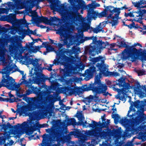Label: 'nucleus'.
<instances>
[{"label":"nucleus","instance_id":"aec40b11","mask_svg":"<svg viewBox=\"0 0 146 146\" xmlns=\"http://www.w3.org/2000/svg\"><path fill=\"white\" fill-rule=\"evenodd\" d=\"M0 38V61H1L4 58L5 54V49L3 46L4 45V42L5 40L3 36H1Z\"/></svg>","mask_w":146,"mask_h":146},{"label":"nucleus","instance_id":"a19ab883","mask_svg":"<svg viewBox=\"0 0 146 146\" xmlns=\"http://www.w3.org/2000/svg\"><path fill=\"white\" fill-rule=\"evenodd\" d=\"M9 29V28H7L0 25V35H3L7 33Z\"/></svg>","mask_w":146,"mask_h":146},{"label":"nucleus","instance_id":"680f3d73","mask_svg":"<svg viewBox=\"0 0 146 146\" xmlns=\"http://www.w3.org/2000/svg\"><path fill=\"white\" fill-rule=\"evenodd\" d=\"M90 26L88 24H86L84 26H83V28L84 31H88L90 29Z\"/></svg>","mask_w":146,"mask_h":146},{"label":"nucleus","instance_id":"8fccbe9b","mask_svg":"<svg viewBox=\"0 0 146 146\" xmlns=\"http://www.w3.org/2000/svg\"><path fill=\"white\" fill-rule=\"evenodd\" d=\"M50 20V25L51 24L52 22L59 21L60 19L58 18L57 17H50L49 19Z\"/></svg>","mask_w":146,"mask_h":146},{"label":"nucleus","instance_id":"f3484780","mask_svg":"<svg viewBox=\"0 0 146 146\" xmlns=\"http://www.w3.org/2000/svg\"><path fill=\"white\" fill-rule=\"evenodd\" d=\"M117 7L115 8L113 6L111 5L106 7L105 9V11L106 13H107L108 11H109L110 13V14L108 16V18H111L113 19H114L115 18H117L118 17L115 16V14H114V16L112 15L114 13H117Z\"/></svg>","mask_w":146,"mask_h":146},{"label":"nucleus","instance_id":"5701e85b","mask_svg":"<svg viewBox=\"0 0 146 146\" xmlns=\"http://www.w3.org/2000/svg\"><path fill=\"white\" fill-rule=\"evenodd\" d=\"M70 135H74L75 137L80 138H84L85 135L83 134L80 129H76L74 131L70 132Z\"/></svg>","mask_w":146,"mask_h":146},{"label":"nucleus","instance_id":"473e14b6","mask_svg":"<svg viewBox=\"0 0 146 146\" xmlns=\"http://www.w3.org/2000/svg\"><path fill=\"white\" fill-rule=\"evenodd\" d=\"M88 125H87L86 127H92L96 128L98 127V122L94 121L92 120L91 123H88Z\"/></svg>","mask_w":146,"mask_h":146},{"label":"nucleus","instance_id":"e433bc0d","mask_svg":"<svg viewBox=\"0 0 146 146\" xmlns=\"http://www.w3.org/2000/svg\"><path fill=\"white\" fill-rule=\"evenodd\" d=\"M112 118L114 119V122L115 124L117 123L120 119V116L117 113L112 114L111 115Z\"/></svg>","mask_w":146,"mask_h":146},{"label":"nucleus","instance_id":"c9c22d12","mask_svg":"<svg viewBox=\"0 0 146 146\" xmlns=\"http://www.w3.org/2000/svg\"><path fill=\"white\" fill-rule=\"evenodd\" d=\"M139 56L141 59L146 61V50H141L140 51Z\"/></svg>","mask_w":146,"mask_h":146},{"label":"nucleus","instance_id":"1a4fd4ad","mask_svg":"<svg viewBox=\"0 0 146 146\" xmlns=\"http://www.w3.org/2000/svg\"><path fill=\"white\" fill-rule=\"evenodd\" d=\"M45 130L47 133H49L50 135L49 140L50 141H58L60 138L64 136L65 134L66 133V131L64 130H55L49 128Z\"/></svg>","mask_w":146,"mask_h":146},{"label":"nucleus","instance_id":"423d86ee","mask_svg":"<svg viewBox=\"0 0 146 146\" xmlns=\"http://www.w3.org/2000/svg\"><path fill=\"white\" fill-rule=\"evenodd\" d=\"M13 69L11 64L9 62H4V67L1 72L2 74V79L0 82V88L2 87H6L8 89L7 80H9V75Z\"/></svg>","mask_w":146,"mask_h":146},{"label":"nucleus","instance_id":"f8f14e48","mask_svg":"<svg viewBox=\"0 0 146 146\" xmlns=\"http://www.w3.org/2000/svg\"><path fill=\"white\" fill-rule=\"evenodd\" d=\"M36 76L35 82L38 85L44 82L47 80H50L52 78H54V77L55 76L54 74L52 72L50 74L49 78L46 77L45 75L40 72L37 73Z\"/></svg>","mask_w":146,"mask_h":146},{"label":"nucleus","instance_id":"603ef678","mask_svg":"<svg viewBox=\"0 0 146 146\" xmlns=\"http://www.w3.org/2000/svg\"><path fill=\"white\" fill-rule=\"evenodd\" d=\"M80 51V48L78 47L74 46L72 48V53L74 54H77Z\"/></svg>","mask_w":146,"mask_h":146},{"label":"nucleus","instance_id":"4be33fe9","mask_svg":"<svg viewBox=\"0 0 146 146\" xmlns=\"http://www.w3.org/2000/svg\"><path fill=\"white\" fill-rule=\"evenodd\" d=\"M48 125L46 123H44L42 124L37 123L36 124H34L33 126L31 127L29 130V132H30V134H32L34 131H35L38 129V128H43L47 127Z\"/></svg>","mask_w":146,"mask_h":146},{"label":"nucleus","instance_id":"6e6552de","mask_svg":"<svg viewBox=\"0 0 146 146\" xmlns=\"http://www.w3.org/2000/svg\"><path fill=\"white\" fill-rule=\"evenodd\" d=\"M39 1L40 0H17L16 3L23 8L26 6L29 11L33 14L32 9L36 6H37Z\"/></svg>","mask_w":146,"mask_h":146},{"label":"nucleus","instance_id":"b1692460","mask_svg":"<svg viewBox=\"0 0 146 146\" xmlns=\"http://www.w3.org/2000/svg\"><path fill=\"white\" fill-rule=\"evenodd\" d=\"M99 135L102 139L111 136L110 129H104L103 131L100 132Z\"/></svg>","mask_w":146,"mask_h":146},{"label":"nucleus","instance_id":"bf43d9fd","mask_svg":"<svg viewBox=\"0 0 146 146\" xmlns=\"http://www.w3.org/2000/svg\"><path fill=\"white\" fill-rule=\"evenodd\" d=\"M82 101L86 105L88 104L91 102V101L89 99V98H88V97L84 98V99Z\"/></svg>","mask_w":146,"mask_h":146},{"label":"nucleus","instance_id":"9b49d317","mask_svg":"<svg viewBox=\"0 0 146 146\" xmlns=\"http://www.w3.org/2000/svg\"><path fill=\"white\" fill-rule=\"evenodd\" d=\"M91 61L92 62V64L94 65L96 62H98L96 64V67L98 68L97 70H99L100 72H104L106 69V65L104 64L105 61L103 59V57L101 56L92 58Z\"/></svg>","mask_w":146,"mask_h":146},{"label":"nucleus","instance_id":"6ab92c4d","mask_svg":"<svg viewBox=\"0 0 146 146\" xmlns=\"http://www.w3.org/2000/svg\"><path fill=\"white\" fill-rule=\"evenodd\" d=\"M23 48L22 44L21 43L17 42L16 44L11 45L9 47V50L11 52H20Z\"/></svg>","mask_w":146,"mask_h":146},{"label":"nucleus","instance_id":"58836bf2","mask_svg":"<svg viewBox=\"0 0 146 146\" xmlns=\"http://www.w3.org/2000/svg\"><path fill=\"white\" fill-rule=\"evenodd\" d=\"M21 32L23 34H25V35H29L30 36H31V35L30 34H35L33 31L32 30H30L29 29L28 31H27L26 29L22 30L21 31Z\"/></svg>","mask_w":146,"mask_h":146},{"label":"nucleus","instance_id":"f257e3e1","mask_svg":"<svg viewBox=\"0 0 146 146\" xmlns=\"http://www.w3.org/2000/svg\"><path fill=\"white\" fill-rule=\"evenodd\" d=\"M74 62L72 58L65 55L60 50L56 53V59L53 61V64L56 65L60 63L63 65L64 68L60 70V72L62 76L66 77L71 76L74 68Z\"/></svg>","mask_w":146,"mask_h":146},{"label":"nucleus","instance_id":"338daca9","mask_svg":"<svg viewBox=\"0 0 146 146\" xmlns=\"http://www.w3.org/2000/svg\"><path fill=\"white\" fill-rule=\"evenodd\" d=\"M70 87L68 86H66L64 87H63L62 88V91L63 92H68V91H70Z\"/></svg>","mask_w":146,"mask_h":146},{"label":"nucleus","instance_id":"4c0bfd02","mask_svg":"<svg viewBox=\"0 0 146 146\" xmlns=\"http://www.w3.org/2000/svg\"><path fill=\"white\" fill-rule=\"evenodd\" d=\"M6 139L7 137H5L2 136L0 137V145H2L4 144V146H7L9 143H5Z\"/></svg>","mask_w":146,"mask_h":146},{"label":"nucleus","instance_id":"cd10ccee","mask_svg":"<svg viewBox=\"0 0 146 146\" xmlns=\"http://www.w3.org/2000/svg\"><path fill=\"white\" fill-rule=\"evenodd\" d=\"M87 17L88 19L93 18L95 19L97 17V12L94 10L88 12Z\"/></svg>","mask_w":146,"mask_h":146},{"label":"nucleus","instance_id":"2f4dec72","mask_svg":"<svg viewBox=\"0 0 146 146\" xmlns=\"http://www.w3.org/2000/svg\"><path fill=\"white\" fill-rule=\"evenodd\" d=\"M49 135L48 134L46 133H44L42 137L43 139L42 142V143L40 144V145L42 146H46L47 144L46 140L47 138L49 137Z\"/></svg>","mask_w":146,"mask_h":146},{"label":"nucleus","instance_id":"69168bd1","mask_svg":"<svg viewBox=\"0 0 146 146\" xmlns=\"http://www.w3.org/2000/svg\"><path fill=\"white\" fill-rule=\"evenodd\" d=\"M96 68L94 66H91L89 68V69H87L90 71L92 72L93 73H95L96 72Z\"/></svg>","mask_w":146,"mask_h":146},{"label":"nucleus","instance_id":"49530a36","mask_svg":"<svg viewBox=\"0 0 146 146\" xmlns=\"http://www.w3.org/2000/svg\"><path fill=\"white\" fill-rule=\"evenodd\" d=\"M98 127L101 128L106 127L108 125L106 121L103 122L102 123H101L100 121L98 122Z\"/></svg>","mask_w":146,"mask_h":146},{"label":"nucleus","instance_id":"e2e57ef3","mask_svg":"<svg viewBox=\"0 0 146 146\" xmlns=\"http://www.w3.org/2000/svg\"><path fill=\"white\" fill-rule=\"evenodd\" d=\"M140 129L141 130H145V131L146 132V125H140L138 127V128H136V131L139 130V129Z\"/></svg>","mask_w":146,"mask_h":146},{"label":"nucleus","instance_id":"c03bdc74","mask_svg":"<svg viewBox=\"0 0 146 146\" xmlns=\"http://www.w3.org/2000/svg\"><path fill=\"white\" fill-rule=\"evenodd\" d=\"M14 17V15L13 13H11L6 16V19L7 21L11 22L13 21Z\"/></svg>","mask_w":146,"mask_h":146},{"label":"nucleus","instance_id":"052dcab7","mask_svg":"<svg viewBox=\"0 0 146 146\" xmlns=\"http://www.w3.org/2000/svg\"><path fill=\"white\" fill-rule=\"evenodd\" d=\"M85 73L88 76L90 77H92L93 76L94 73L88 70H86L85 71Z\"/></svg>","mask_w":146,"mask_h":146},{"label":"nucleus","instance_id":"39448f33","mask_svg":"<svg viewBox=\"0 0 146 146\" xmlns=\"http://www.w3.org/2000/svg\"><path fill=\"white\" fill-rule=\"evenodd\" d=\"M61 16V21L65 24L68 23H73L79 21L80 17L73 9L72 7L68 9L66 6H63L60 9Z\"/></svg>","mask_w":146,"mask_h":146},{"label":"nucleus","instance_id":"f704fd0d","mask_svg":"<svg viewBox=\"0 0 146 146\" xmlns=\"http://www.w3.org/2000/svg\"><path fill=\"white\" fill-rule=\"evenodd\" d=\"M19 24L21 25H25L26 27L28 28L29 23H27L25 17H23V19H20L18 22Z\"/></svg>","mask_w":146,"mask_h":146},{"label":"nucleus","instance_id":"3c124183","mask_svg":"<svg viewBox=\"0 0 146 146\" xmlns=\"http://www.w3.org/2000/svg\"><path fill=\"white\" fill-rule=\"evenodd\" d=\"M9 9H5L4 8H0V14L6 13L7 14L8 13Z\"/></svg>","mask_w":146,"mask_h":146},{"label":"nucleus","instance_id":"37998d69","mask_svg":"<svg viewBox=\"0 0 146 146\" xmlns=\"http://www.w3.org/2000/svg\"><path fill=\"white\" fill-rule=\"evenodd\" d=\"M118 46L119 48L123 47L127 48L129 47V45L126 44L124 41H121L120 42L118 43Z\"/></svg>","mask_w":146,"mask_h":146},{"label":"nucleus","instance_id":"bb28decb","mask_svg":"<svg viewBox=\"0 0 146 146\" xmlns=\"http://www.w3.org/2000/svg\"><path fill=\"white\" fill-rule=\"evenodd\" d=\"M58 32L60 35V40L61 41H63L64 44H66L67 42L65 38V30L63 29H61L58 30Z\"/></svg>","mask_w":146,"mask_h":146},{"label":"nucleus","instance_id":"9d476101","mask_svg":"<svg viewBox=\"0 0 146 146\" xmlns=\"http://www.w3.org/2000/svg\"><path fill=\"white\" fill-rule=\"evenodd\" d=\"M123 51L124 53H127L128 56L131 58V61L133 62L137 59V57H139L140 51L142 50L141 48L137 50L133 46H129L127 48H125Z\"/></svg>","mask_w":146,"mask_h":146},{"label":"nucleus","instance_id":"dca6fc26","mask_svg":"<svg viewBox=\"0 0 146 146\" xmlns=\"http://www.w3.org/2000/svg\"><path fill=\"white\" fill-rule=\"evenodd\" d=\"M7 84H8V89L12 90H14L15 89L17 90H18V89L20 87V84H16V83H14L15 82L14 80L12 77L9 76V80H7Z\"/></svg>","mask_w":146,"mask_h":146},{"label":"nucleus","instance_id":"5fc2aeb1","mask_svg":"<svg viewBox=\"0 0 146 146\" xmlns=\"http://www.w3.org/2000/svg\"><path fill=\"white\" fill-rule=\"evenodd\" d=\"M3 102H9L10 103H12L14 102H15V98H4Z\"/></svg>","mask_w":146,"mask_h":146},{"label":"nucleus","instance_id":"a18cd8bd","mask_svg":"<svg viewBox=\"0 0 146 146\" xmlns=\"http://www.w3.org/2000/svg\"><path fill=\"white\" fill-rule=\"evenodd\" d=\"M41 48L44 47L46 48V50L47 52H49L51 51H53L54 50V48L52 47L51 45H48L47 46H43L42 45H40Z\"/></svg>","mask_w":146,"mask_h":146},{"label":"nucleus","instance_id":"7c9ffc66","mask_svg":"<svg viewBox=\"0 0 146 146\" xmlns=\"http://www.w3.org/2000/svg\"><path fill=\"white\" fill-rule=\"evenodd\" d=\"M28 123L27 121H24L23 122L21 125L19 123L17 124V125H15L12 126V129L16 130L18 129L20 127H25L27 125Z\"/></svg>","mask_w":146,"mask_h":146},{"label":"nucleus","instance_id":"72a5a7b5","mask_svg":"<svg viewBox=\"0 0 146 146\" xmlns=\"http://www.w3.org/2000/svg\"><path fill=\"white\" fill-rule=\"evenodd\" d=\"M143 102V101H140L139 100H137L134 102V106L136 108H139L143 106L142 104Z\"/></svg>","mask_w":146,"mask_h":146},{"label":"nucleus","instance_id":"2eb2a0df","mask_svg":"<svg viewBox=\"0 0 146 146\" xmlns=\"http://www.w3.org/2000/svg\"><path fill=\"white\" fill-rule=\"evenodd\" d=\"M137 113L139 115H138L135 118L133 117L130 121L131 124L132 126L133 127H135L140 123V119L141 121H143L145 119V118L144 117H141L140 118H139L140 117L139 115H141L142 113V112L140 109L137 111Z\"/></svg>","mask_w":146,"mask_h":146},{"label":"nucleus","instance_id":"a211bd4d","mask_svg":"<svg viewBox=\"0 0 146 146\" xmlns=\"http://www.w3.org/2000/svg\"><path fill=\"white\" fill-rule=\"evenodd\" d=\"M41 94L44 98V104H43V105H45L46 104H47L45 102V99L46 102L48 101L49 102H52L54 101V97L51 95L49 93L46 91H41Z\"/></svg>","mask_w":146,"mask_h":146},{"label":"nucleus","instance_id":"ddd939ff","mask_svg":"<svg viewBox=\"0 0 146 146\" xmlns=\"http://www.w3.org/2000/svg\"><path fill=\"white\" fill-rule=\"evenodd\" d=\"M32 17L33 22V23L38 24L39 23H44L50 25V20L47 17L42 16L41 17H39L37 14V13Z\"/></svg>","mask_w":146,"mask_h":146},{"label":"nucleus","instance_id":"864d4df0","mask_svg":"<svg viewBox=\"0 0 146 146\" xmlns=\"http://www.w3.org/2000/svg\"><path fill=\"white\" fill-rule=\"evenodd\" d=\"M125 26L129 28L130 29H131L133 27L136 29H138L140 28L139 27L135 26V23L133 22L131 24L129 25H125Z\"/></svg>","mask_w":146,"mask_h":146},{"label":"nucleus","instance_id":"de8ad7c7","mask_svg":"<svg viewBox=\"0 0 146 146\" xmlns=\"http://www.w3.org/2000/svg\"><path fill=\"white\" fill-rule=\"evenodd\" d=\"M128 9L127 7H126V5H125L124 6L121 7L120 8H117V13H115V16L116 17H118L121 12L120 10H123V9Z\"/></svg>","mask_w":146,"mask_h":146},{"label":"nucleus","instance_id":"a878e982","mask_svg":"<svg viewBox=\"0 0 146 146\" xmlns=\"http://www.w3.org/2000/svg\"><path fill=\"white\" fill-rule=\"evenodd\" d=\"M78 115H77L76 117L78 118V119L81 121V122H78V125H82L83 127H86V124H88V123H87L86 121H85L84 122L82 121V120L84 118V117L82 115V114L81 113H77Z\"/></svg>","mask_w":146,"mask_h":146},{"label":"nucleus","instance_id":"4468645a","mask_svg":"<svg viewBox=\"0 0 146 146\" xmlns=\"http://www.w3.org/2000/svg\"><path fill=\"white\" fill-rule=\"evenodd\" d=\"M136 86L134 87V90L140 97L143 98L146 96V87L145 85L141 86L140 84L137 82Z\"/></svg>","mask_w":146,"mask_h":146},{"label":"nucleus","instance_id":"393cba45","mask_svg":"<svg viewBox=\"0 0 146 146\" xmlns=\"http://www.w3.org/2000/svg\"><path fill=\"white\" fill-rule=\"evenodd\" d=\"M82 92V91L80 88L78 87H76L74 88H71L69 93L70 95L75 94L79 95Z\"/></svg>","mask_w":146,"mask_h":146},{"label":"nucleus","instance_id":"0eeeda50","mask_svg":"<svg viewBox=\"0 0 146 146\" xmlns=\"http://www.w3.org/2000/svg\"><path fill=\"white\" fill-rule=\"evenodd\" d=\"M125 77L120 78L118 80H116L117 82H116L115 83V85H118L119 87H122L123 88L121 89L117 88V89L119 91L121 92L122 94V95H119L115 96V98L117 99H119V100L122 101L124 100L125 101L126 100V94L124 92L125 90L129 89L130 87V84L129 83L126 82H125Z\"/></svg>","mask_w":146,"mask_h":146},{"label":"nucleus","instance_id":"7ed1b4c3","mask_svg":"<svg viewBox=\"0 0 146 146\" xmlns=\"http://www.w3.org/2000/svg\"><path fill=\"white\" fill-rule=\"evenodd\" d=\"M84 91H92L94 94V97L98 98V94H103V95L106 96L109 93L108 92H106L107 90V86L105 84L101 83L99 77L97 75L95 77L94 83L92 82L87 84L84 85Z\"/></svg>","mask_w":146,"mask_h":146},{"label":"nucleus","instance_id":"ea45409f","mask_svg":"<svg viewBox=\"0 0 146 146\" xmlns=\"http://www.w3.org/2000/svg\"><path fill=\"white\" fill-rule=\"evenodd\" d=\"M106 69L105 71H104V72H100V74L101 75V73L103 74L104 75H105L106 76H112L113 72H111L108 71L107 70H108L106 66Z\"/></svg>","mask_w":146,"mask_h":146},{"label":"nucleus","instance_id":"c85d7f7f","mask_svg":"<svg viewBox=\"0 0 146 146\" xmlns=\"http://www.w3.org/2000/svg\"><path fill=\"white\" fill-rule=\"evenodd\" d=\"M110 131L111 136L115 137L119 135L121 132L119 129H115L114 128H113L112 130L110 129Z\"/></svg>","mask_w":146,"mask_h":146},{"label":"nucleus","instance_id":"6e6d98bb","mask_svg":"<svg viewBox=\"0 0 146 146\" xmlns=\"http://www.w3.org/2000/svg\"><path fill=\"white\" fill-rule=\"evenodd\" d=\"M35 48L32 50V52L34 53H36L37 51H39L40 49V46H35Z\"/></svg>","mask_w":146,"mask_h":146},{"label":"nucleus","instance_id":"20e7f679","mask_svg":"<svg viewBox=\"0 0 146 146\" xmlns=\"http://www.w3.org/2000/svg\"><path fill=\"white\" fill-rule=\"evenodd\" d=\"M92 42L89 46L85 47L84 52L86 54H88L91 56H94L96 54L100 53L102 50L107 46L110 45L107 41L104 42L102 40H98L96 36H91Z\"/></svg>","mask_w":146,"mask_h":146},{"label":"nucleus","instance_id":"79ce46f5","mask_svg":"<svg viewBox=\"0 0 146 146\" xmlns=\"http://www.w3.org/2000/svg\"><path fill=\"white\" fill-rule=\"evenodd\" d=\"M107 15L108 13H106L105 9L100 13H99L97 12V17L99 18L106 17L107 16Z\"/></svg>","mask_w":146,"mask_h":146},{"label":"nucleus","instance_id":"13d9d810","mask_svg":"<svg viewBox=\"0 0 146 146\" xmlns=\"http://www.w3.org/2000/svg\"><path fill=\"white\" fill-rule=\"evenodd\" d=\"M133 12H130L129 13H126L125 12V16L126 17L129 16L131 17H135V16L133 14Z\"/></svg>","mask_w":146,"mask_h":146},{"label":"nucleus","instance_id":"412c9836","mask_svg":"<svg viewBox=\"0 0 146 146\" xmlns=\"http://www.w3.org/2000/svg\"><path fill=\"white\" fill-rule=\"evenodd\" d=\"M26 61L27 64H32L35 69H38L39 68L40 65L38 63V59L35 58L34 60L33 58H27L26 59ZM40 65H41V64Z\"/></svg>","mask_w":146,"mask_h":146},{"label":"nucleus","instance_id":"09e8293b","mask_svg":"<svg viewBox=\"0 0 146 146\" xmlns=\"http://www.w3.org/2000/svg\"><path fill=\"white\" fill-rule=\"evenodd\" d=\"M102 29V27H100V25H98L95 28H94L93 33H97L99 32H100Z\"/></svg>","mask_w":146,"mask_h":146},{"label":"nucleus","instance_id":"4d7b16f0","mask_svg":"<svg viewBox=\"0 0 146 146\" xmlns=\"http://www.w3.org/2000/svg\"><path fill=\"white\" fill-rule=\"evenodd\" d=\"M88 7L89 8V9L87 10L88 12L94 10V5L92 4H89L88 5Z\"/></svg>","mask_w":146,"mask_h":146},{"label":"nucleus","instance_id":"f03ea898","mask_svg":"<svg viewBox=\"0 0 146 146\" xmlns=\"http://www.w3.org/2000/svg\"><path fill=\"white\" fill-rule=\"evenodd\" d=\"M46 86L45 84H43L41 86H40L39 88L33 86L31 87L33 93L37 95L36 97L32 98V102L30 106L32 110L36 108L40 109L44 112H47L50 110L48 104L43 105V104L45 103H44V98L41 94V89L45 88Z\"/></svg>","mask_w":146,"mask_h":146},{"label":"nucleus","instance_id":"c756f323","mask_svg":"<svg viewBox=\"0 0 146 146\" xmlns=\"http://www.w3.org/2000/svg\"><path fill=\"white\" fill-rule=\"evenodd\" d=\"M29 80L30 81H27L25 80V78L23 79V80H22V81H21V82L20 83V85H22V84H25L26 87H27L29 88H31L32 86V83H31V78L29 79Z\"/></svg>","mask_w":146,"mask_h":146},{"label":"nucleus","instance_id":"0e129e2a","mask_svg":"<svg viewBox=\"0 0 146 146\" xmlns=\"http://www.w3.org/2000/svg\"><path fill=\"white\" fill-rule=\"evenodd\" d=\"M33 93V90H30L29 89L28 90H26L25 94H24V97L26 96H27Z\"/></svg>","mask_w":146,"mask_h":146},{"label":"nucleus","instance_id":"774afa93","mask_svg":"<svg viewBox=\"0 0 146 146\" xmlns=\"http://www.w3.org/2000/svg\"><path fill=\"white\" fill-rule=\"evenodd\" d=\"M17 95L19 98H21L23 97H24V94H21L20 91L19 90H17Z\"/></svg>","mask_w":146,"mask_h":146}]
</instances>
